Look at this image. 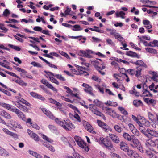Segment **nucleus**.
<instances>
[{
	"mask_svg": "<svg viewBox=\"0 0 158 158\" xmlns=\"http://www.w3.org/2000/svg\"><path fill=\"white\" fill-rule=\"evenodd\" d=\"M44 72L46 73L47 75V76H46V77H47V78H48V77L49 78V76H51L50 75H52L53 77H54V75L52 72H47V71H44Z\"/></svg>",
	"mask_w": 158,
	"mask_h": 158,
	"instance_id": "60",
	"label": "nucleus"
},
{
	"mask_svg": "<svg viewBox=\"0 0 158 158\" xmlns=\"http://www.w3.org/2000/svg\"><path fill=\"white\" fill-rule=\"evenodd\" d=\"M73 154L75 158H84V157L80 156L78 153L75 152H73Z\"/></svg>",
	"mask_w": 158,
	"mask_h": 158,
	"instance_id": "47",
	"label": "nucleus"
},
{
	"mask_svg": "<svg viewBox=\"0 0 158 158\" xmlns=\"http://www.w3.org/2000/svg\"><path fill=\"white\" fill-rule=\"evenodd\" d=\"M123 136L124 139L129 142L131 141L132 139V136H131L128 133L126 132L123 133Z\"/></svg>",
	"mask_w": 158,
	"mask_h": 158,
	"instance_id": "18",
	"label": "nucleus"
},
{
	"mask_svg": "<svg viewBox=\"0 0 158 158\" xmlns=\"http://www.w3.org/2000/svg\"><path fill=\"white\" fill-rule=\"evenodd\" d=\"M54 77H55L56 78L59 79L61 81H65V78L63 77L61 75L59 74H56L55 75H54Z\"/></svg>",
	"mask_w": 158,
	"mask_h": 158,
	"instance_id": "37",
	"label": "nucleus"
},
{
	"mask_svg": "<svg viewBox=\"0 0 158 158\" xmlns=\"http://www.w3.org/2000/svg\"><path fill=\"white\" fill-rule=\"evenodd\" d=\"M131 62L136 65H139L140 67H143L145 68H147V65L141 60H139L135 62L131 61Z\"/></svg>",
	"mask_w": 158,
	"mask_h": 158,
	"instance_id": "11",
	"label": "nucleus"
},
{
	"mask_svg": "<svg viewBox=\"0 0 158 158\" xmlns=\"http://www.w3.org/2000/svg\"><path fill=\"white\" fill-rule=\"evenodd\" d=\"M81 52L83 55L82 56L88 58H90L91 57V56L85 51H81Z\"/></svg>",
	"mask_w": 158,
	"mask_h": 158,
	"instance_id": "43",
	"label": "nucleus"
},
{
	"mask_svg": "<svg viewBox=\"0 0 158 158\" xmlns=\"http://www.w3.org/2000/svg\"><path fill=\"white\" fill-rule=\"evenodd\" d=\"M9 152L0 147V155L6 156L9 155Z\"/></svg>",
	"mask_w": 158,
	"mask_h": 158,
	"instance_id": "23",
	"label": "nucleus"
},
{
	"mask_svg": "<svg viewBox=\"0 0 158 158\" xmlns=\"http://www.w3.org/2000/svg\"><path fill=\"white\" fill-rule=\"evenodd\" d=\"M121 149L124 151H126L128 149L127 144L124 142L122 141L120 143Z\"/></svg>",
	"mask_w": 158,
	"mask_h": 158,
	"instance_id": "15",
	"label": "nucleus"
},
{
	"mask_svg": "<svg viewBox=\"0 0 158 158\" xmlns=\"http://www.w3.org/2000/svg\"><path fill=\"white\" fill-rule=\"evenodd\" d=\"M74 118L77 119L79 122H81V119L80 117L77 114H75L74 116Z\"/></svg>",
	"mask_w": 158,
	"mask_h": 158,
	"instance_id": "64",
	"label": "nucleus"
},
{
	"mask_svg": "<svg viewBox=\"0 0 158 158\" xmlns=\"http://www.w3.org/2000/svg\"><path fill=\"white\" fill-rule=\"evenodd\" d=\"M145 101L148 103L151 104L153 106H154L156 103V101L153 99H149L148 98H146Z\"/></svg>",
	"mask_w": 158,
	"mask_h": 158,
	"instance_id": "29",
	"label": "nucleus"
},
{
	"mask_svg": "<svg viewBox=\"0 0 158 158\" xmlns=\"http://www.w3.org/2000/svg\"><path fill=\"white\" fill-rule=\"evenodd\" d=\"M90 109L92 111L93 113H94L96 115L102 117V118H103L104 120L106 119V118L105 117V116L103 115V114L101 112L96 110H95L94 108H91V107H90Z\"/></svg>",
	"mask_w": 158,
	"mask_h": 158,
	"instance_id": "12",
	"label": "nucleus"
},
{
	"mask_svg": "<svg viewBox=\"0 0 158 158\" xmlns=\"http://www.w3.org/2000/svg\"><path fill=\"white\" fill-rule=\"evenodd\" d=\"M77 67L78 68V72L77 73V75H81L83 74H84L85 75H88L89 74L86 71L84 70L86 69L85 67H80L77 65Z\"/></svg>",
	"mask_w": 158,
	"mask_h": 158,
	"instance_id": "10",
	"label": "nucleus"
},
{
	"mask_svg": "<svg viewBox=\"0 0 158 158\" xmlns=\"http://www.w3.org/2000/svg\"><path fill=\"white\" fill-rule=\"evenodd\" d=\"M10 48L17 51H20L21 48L19 47L10 44Z\"/></svg>",
	"mask_w": 158,
	"mask_h": 158,
	"instance_id": "57",
	"label": "nucleus"
},
{
	"mask_svg": "<svg viewBox=\"0 0 158 158\" xmlns=\"http://www.w3.org/2000/svg\"><path fill=\"white\" fill-rule=\"evenodd\" d=\"M82 85L85 87L84 89L85 91L93 96H95L94 94L92 92L93 89L91 86H89L88 84L84 83H83Z\"/></svg>",
	"mask_w": 158,
	"mask_h": 158,
	"instance_id": "6",
	"label": "nucleus"
},
{
	"mask_svg": "<svg viewBox=\"0 0 158 158\" xmlns=\"http://www.w3.org/2000/svg\"><path fill=\"white\" fill-rule=\"evenodd\" d=\"M42 111L48 117L52 119H54L55 122L58 125L62 126L61 123L63 122V120H60L58 118H55V117L53 114L49 110L45 108H43Z\"/></svg>",
	"mask_w": 158,
	"mask_h": 158,
	"instance_id": "2",
	"label": "nucleus"
},
{
	"mask_svg": "<svg viewBox=\"0 0 158 158\" xmlns=\"http://www.w3.org/2000/svg\"><path fill=\"white\" fill-rule=\"evenodd\" d=\"M127 71L131 75H133L135 73V70L133 69H129L127 70Z\"/></svg>",
	"mask_w": 158,
	"mask_h": 158,
	"instance_id": "56",
	"label": "nucleus"
},
{
	"mask_svg": "<svg viewBox=\"0 0 158 158\" xmlns=\"http://www.w3.org/2000/svg\"><path fill=\"white\" fill-rule=\"evenodd\" d=\"M59 53L62 55L63 56L67 58H69V57L68 55L65 52H64L62 51H59Z\"/></svg>",
	"mask_w": 158,
	"mask_h": 158,
	"instance_id": "58",
	"label": "nucleus"
},
{
	"mask_svg": "<svg viewBox=\"0 0 158 158\" xmlns=\"http://www.w3.org/2000/svg\"><path fill=\"white\" fill-rule=\"evenodd\" d=\"M29 153L36 158H43L41 155L33 151L29 150Z\"/></svg>",
	"mask_w": 158,
	"mask_h": 158,
	"instance_id": "22",
	"label": "nucleus"
},
{
	"mask_svg": "<svg viewBox=\"0 0 158 158\" xmlns=\"http://www.w3.org/2000/svg\"><path fill=\"white\" fill-rule=\"evenodd\" d=\"M132 117L133 120L135 121L137 124H141V122L139 121L138 119L136 118L135 116L132 115Z\"/></svg>",
	"mask_w": 158,
	"mask_h": 158,
	"instance_id": "55",
	"label": "nucleus"
},
{
	"mask_svg": "<svg viewBox=\"0 0 158 158\" xmlns=\"http://www.w3.org/2000/svg\"><path fill=\"white\" fill-rule=\"evenodd\" d=\"M106 140L102 137L99 138L98 142L100 144H101L104 145V143H105Z\"/></svg>",
	"mask_w": 158,
	"mask_h": 158,
	"instance_id": "50",
	"label": "nucleus"
},
{
	"mask_svg": "<svg viewBox=\"0 0 158 158\" xmlns=\"http://www.w3.org/2000/svg\"><path fill=\"white\" fill-rule=\"evenodd\" d=\"M36 98L39 99L41 101H44L45 100V98L40 95L38 94Z\"/></svg>",
	"mask_w": 158,
	"mask_h": 158,
	"instance_id": "59",
	"label": "nucleus"
},
{
	"mask_svg": "<svg viewBox=\"0 0 158 158\" xmlns=\"http://www.w3.org/2000/svg\"><path fill=\"white\" fill-rule=\"evenodd\" d=\"M132 139L131 141H130V145L134 149L138 150L140 152H143V150L139 141L137 138L134 137V135H132Z\"/></svg>",
	"mask_w": 158,
	"mask_h": 158,
	"instance_id": "1",
	"label": "nucleus"
},
{
	"mask_svg": "<svg viewBox=\"0 0 158 158\" xmlns=\"http://www.w3.org/2000/svg\"><path fill=\"white\" fill-rule=\"evenodd\" d=\"M31 64L34 66H36L39 68L42 67V65L40 63H37L35 62H32L31 63Z\"/></svg>",
	"mask_w": 158,
	"mask_h": 158,
	"instance_id": "54",
	"label": "nucleus"
},
{
	"mask_svg": "<svg viewBox=\"0 0 158 158\" xmlns=\"http://www.w3.org/2000/svg\"><path fill=\"white\" fill-rule=\"evenodd\" d=\"M0 29L3 31H2V32H6L7 30V29L4 27L3 25L2 24H0Z\"/></svg>",
	"mask_w": 158,
	"mask_h": 158,
	"instance_id": "61",
	"label": "nucleus"
},
{
	"mask_svg": "<svg viewBox=\"0 0 158 158\" xmlns=\"http://www.w3.org/2000/svg\"><path fill=\"white\" fill-rule=\"evenodd\" d=\"M93 102L97 106H100L102 105V103L98 100H94Z\"/></svg>",
	"mask_w": 158,
	"mask_h": 158,
	"instance_id": "51",
	"label": "nucleus"
},
{
	"mask_svg": "<svg viewBox=\"0 0 158 158\" xmlns=\"http://www.w3.org/2000/svg\"><path fill=\"white\" fill-rule=\"evenodd\" d=\"M27 131L30 137L35 141H38L39 140V137L36 134L29 129H27Z\"/></svg>",
	"mask_w": 158,
	"mask_h": 158,
	"instance_id": "8",
	"label": "nucleus"
},
{
	"mask_svg": "<svg viewBox=\"0 0 158 158\" xmlns=\"http://www.w3.org/2000/svg\"><path fill=\"white\" fill-rule=\"evenodd\" d=\"M143 23L145 25V27L147 29H149L152 27V25L150 24V21L147 20H144L143 21Z\"/></svg>",
	"mask_w": 158,
	"mask_h": 158,
	"instance_id": "19",
	"label": "nucleus"
},
{
	"mask_svg": "<svg viewBox=\"0 0 158 158\" xmlns=\"http://www.w3.org/2000/svg\"><path fill=\"white\" fill-rule=\"evenodd\" d=\"M118 109L121 112V113L124 114L125 115H127L128 113L127 111L123 107H118Z\"/></svg>",
	"mask_w": 158,
	"mask_h": 158,
	"instance_id": "40",
	"label": "nucleus"
},
{
	"mask_svg": "<svg viewBox=\"0 0 158 158\" xmlns=\"http://www.w3.org/2000/svg\"><path fill=\"white\" fill-rule=\"evenodd\" d=\"M104 145L110 150H112V149H114L113 145L110 142L106 143H104Z\"/></svg>",
	"mask_w": 158,
	"mask_h": 158,
	"instance_id": "32",
	"label": "nucleus"
},
{
	"mask_svg": "<svg viewBox=\"0 0 158 158\" xmlns=\"http://www.w3.org/2000/svg\"><path fill=\"white\" fill-rule=\"evenodd\" d=\"M114 128L116 131L119 133H120L121 132V128L120 126H119L118 125H115L114 126Z\"/></svg>",
	"mask_w": 158,
	"mask_h": 158,
	"instance_id": "48",
	"label": "nucleus"
},
{
	"mask_svg": "<svg viewBox=\"0 0 158 158\" xmlns=\"http://www.w3.org/2000/svg\"><path fill=\"white\" fill-rule=\"evenodd\" d=\"M97 123L98 125L102 128L105 132H107L108 131H112L110 127L105 123L99 120H97Z\"/></svg>",
	"mask_w": 158,
	"mask_h": 158,
	"instance_id": "5",
	"label": "nucleus"
},
{
	"mask_svg": "<svg viewBox=\"0 0 158 158\" xmlns=\"http://www.w3.org/2000/svg\"><path fill=\"white\" fill-rule=\"evenodd\" d=\"M62 127L66 130H70L72 128H74L75 127L71 122L69 120H63V122L61 123Z\"/></svg>",
	"mask_w": 158,
	"mask_h": 158,
	"instance_id": "3",
	"label": "nucleus"
},
{
	"mask_svg": "<svg viewBox=\"0 0 158 158\" xmlns=\"http://www.w3.org/2000/svg\"><path fill=\"white\" fill-rule=\"evenodd\" d=\"M77 144L80 147L84 149L85 151L87 152L89 150V148L86 146V143L83 140H81L77 143Z\"/></svg>",
	"mask_w": 158,
	"mask_h": 158,
	"instance_id": "9",
	"label": "nucleus"
},
{
	"mask_svg": "<svg viewBox=\"0 0 158 158\" xmlns=\"http://www.w3.org/2000/svg\"><path fill=\"white\" fill-rule=\"evenodd\" d=\"M126 54L127 55L132 57H136L137 58H139V56L135 52H133L132 51H129L126 52Z\"/></svg>",
	"mask_w": 158,
	"mask_h": 158,
	"instance_id": "21",
	"label": "nucleus"
},
{
	"mask_svg": "<svg viewBox=\"0 0 158 158\" xmlns=\"http://www.w3.org/2000/svg\"><path fill=\"white\" fill-rule=\"evenodd\" d=\"M43 145H44L46 148H47L49 150L54 152L55 151L54 148L51 146L50 144H43Z\"/></svg>",
	"mask_w": 158,
	"mask_h": 158,
	"instance_id": "35",
	"label": "nucleus"
},
{
	"mask_svg": "<svg viewBox=\"0 0 158 158\" xmlns=\"http://www.w3.org/2000/svg\"><path fill=\"white\" fill-rule=\"evenodd\" d=\"M95 67L97 69V70L98 71V72L101 73L102 75H104L105 73L104 72L102 71L101 70H102L105 68V66L104 65H102V67L100 66L99 65H96L95 64L94 65Z\"/></svg>",
	"mask_w": 158,
	"mask_h": 158,
	"instance_id": "17",
	"label": "nucleus"
},
{
	"mask_svg": "<svg viewBox=\"0 0 158 158\" xmlns=\"http://www.w3.org/2000/svg\"><path fill=\"white\" fill-rule=\"evenodd\" d=\"M139 126V128L140 131L143 134H144L146 136L147 135L146 133V129L143 127V126L147 127H148L150 125V123L148 121L145 122V124L141 123L140 124H138Z\"/></svg>",
	"mask_w": 158,
	"mask_h": 158,
	"instance_id": "7",
	"label": "nucleus"
},
{
	"mask_svg": "<svg viewBox=\"0 0 158 158\" xmlns=\"http://www.w3.org/2000/svg\"><path fill=\"white\" fill-rule=\"evenodd\" d=\"M41 136L44 139L49 143H51L53 142V141L52 139H51L43 134H42Z\"/></svg>",
	"mask_w": 158,
	"mask_h": 158,
	"instance_id": "31",
	"label": "nucleus"
},
{
	"mask_svg": "<svg viewBox=\"0 0 158 158\" xmlns=\"http://www.w3.org/2000/svg\"><path fill=\"white\" fill-rule=\"evenodd\" d=\"M19 79V81L18 82V84L22 86H26L27 85V83L24 82L23 81L21 80L20 77L18 78Z\"/></svg>",
	"mask_w": 158,
	"mask_h": 158,
	"instance_id": "46",
	"label": "nucleus"
},
{
	"mask_svg": "<svg viewBox=\"0 0 158 158\" xmlns=\"http://www.w3.org/2000/svg\"><path fill=\"white\" fill-rule=\"evenodd\" d=\"M106 30L107 31L110 32V35H114L116 32V30L113 29H109L107 28Z\"/></svg>",
	"mask_w": 158,
	"mask_h": 158,
	"instance_id": "42",
	"label": "nucleus"
},
{
	"mask_svg": "<svg viewBox=\"0 0 158 158\" xmlns=\"http://www.w3.org/2000/svg\"><path fill=\"white\" fill-rule=\"evenodd\" d=\"M115 14L117 17H121L122 16H124L125 15V13L123 11H121L119 12H117Z\"/></svg>",
	"mask_w": 158,
	"mask_h": 158,
	"instance_id": "44",
	"label": "nucleus"
},
{
	"mask_svg": "<svg viewBox=\"0 0 158 158\" xmlns=\"http://www.w3.org/2000/svg\"><path fill=\"white\" fill-rule=\"evenodd\" d=\"M145 144L148 147L150 146L154 147V140L151 139H148L146 140Z\"/></svg>",
	"mask_w": 158,
	"mask_h": 158,
	"instance_id": "20",
	"label": "nucleus"
},
{
	"mask_svg": "<svg viewBox=\"0 0 158 158\" xmlns=\"http://www.w3.org/2000/svg\"><path fill=\"white\" fill-rule=\"evenodd\" d=\"M146 131L147 132L151 135L156 137H158V133L156 131L153 130H150L149 129H148Z\"/></svg>",
	"mask_w": 158,
	"mask_h": 158,
	"instance_id": "13",
	"label": "nucleus"
},
{
	"mask_svg": "<svg viewBox=\"0 0 158 158\" xmlns=\"http://www.w3.org/2000/svg\"><path fill=\"white\" fill-rule=\"evenodd\" d=\"M145 50L147 51L150 53L153 54H156L157 53L156 50L152 48H145Z\"/></svg>",
	"mask_w": 158,
	"mask_h": 158,
	"instance_id": "33",
	"label": "nucleus"
},
{
	"mask_svg": "<svg viewBox=\"0 0 158 158\" xmlns=\"http://www.w3.org/2000/svg\"><path fill=\"white\" fill-rule=\"evenodd\" d=\"M68 106L69 107H70L71 108L73 109L74 110L75 112L76 111H77L79 114H80V112L79 111V110H78V109L73 105L71 104H68Z\"/></svg>",
	"mask_w": 158,
	"mask_h": 158,
	"instance_id": "39",
	"label": "nucleus"
},
{
	"mask_svg": "<svg viewBox=\"0 0 158 158\" xmlns=\"http://www.w3.org/2000/svg\"><path fill=\"white\" fill-rule=\"evenodd\" d=\"M0 114L6 118H9L10 117V115L5 110H0Z\"/></svg>",
	"mask_w": 158,
	"mask_h": 158,
	"instance_id": "26",
	"label": "nucleus"
},
{
	"mask_svg": "<svg viewBox=\"0 0 158 158\" xmlns=\"http://www.w3.org/2000/svg\"><path fill=\"white\" fill-rule=\"evenodd\" d=\"M31 126L36 130H39L40 127L37 124L35 123H31Z\"/></svg>",
	"mask_w": 158,
	"mask_h": 158,
	"instance_id": "45",
	"label": "nucleus"
},
{
	"mask_svg": "<svg viewBox=\"0 0 158 158\" xmlns=\"http://www.w3.org/2000/svg\"><path fill=\"white\" fill-rule=\"evenodd\" d=\"M146 153L147 156L149 158H158L156 155L154 154L150 151H146Z\"/></svg>",
	"mask_w": 158,
	"mask_h": 158,
	"instance_id": "24",
	"label": "nucleus"
},
{
	"mask_svg": "<svg viewBox=\"0 0 158 158\" xmlns=\"http://www.w3.org/2000/svg\"><path fill=\"white\" fill-rule=\"evenodd\" d=\"M106 113L111 116H113L112 114V113H115V111L111 109V108H108L107 107H106Z\"/></svg>",
	"mask_w": 158,
	"mask_h": 158,
	"instance_id": "30",
	"label": "nucleus"
},
{
	"mask_svg": "<svg viewBox=\"0 0 158 158\" xmlns=\"http://www.w3.org/2000/svg\"><path fill=\"white\" fill-rule=\"evenodd\" d=\"M18 101L19 102L22 103H23L24 104L27 106H29L30 105V104L29 103V102H28L26 101L23 99V98H18Z\"/></svg>",
	"mask_w": 158,
	"mask_h": 158,
	"instance_id": "38",
	"label": "nucleus"
},
{
	"mask_svg": "<svg viewBox=\"0 0 158 158\" xmlns=\"http://www.w3.org/2000/svg\"><path fill=\"white\" fill-rule=\"evenodd\" d=\"M105 104L106 105L114 106H118V104L116 102H112L110 101H108L106 102L105 103Z\"/></svg>",
	"mask_w": 158,
	"mask_h": 158,
	"instance_id": "28",
	"label": "nucleus"
},
{
	"mask_svg": "<svg viewBox=\"0 0 158 158\" xmlns=\"http://www.w3.org/2000/svg\"><path fill=\"white\" fill-rule=\"evenodd\" d=\"M10 111L15 112L19 118L24 121H26V118L25 115L20 110L15 107L11 108L10 107Z\"/></svg>",
	"mask_w": 158,
	"mask_h": 158,
	"instance_id": "4",
	"label": "nucleus"
},
{
	"mask_svg": "<svg viewBox=\"0 0 158 158\" xmlns=\"http://www.w3.org/2000/svg\"><path fill=\"white\" fill-rule=\"evenodd\" d=\"M142 68L139 67H137V70L135 71V76L138 77L141 76V74Z\"/></svg>",
	"mask_w": 158,
	"mask_h": 158,
	"instance_id": "25",
	"label": "nucleus"
},
{
	"mask_svg": "<svg viewBox=\"0 0 158 158\" xmlns=\"http://www.w3.org/2000/svg\"><path fill=\"white\" fill-rule=\"evenodd\" d=\"M73 27V28L72 29V30L74 31H80L83 29L82 28H81L79 25H74Z\"/></svg>",
	"mask_w": 158,
	"mask_h": 158,
	"instance_id": "41",
	"label": "nucleus"
},
{
	"mask_svg": "<svg viewBox=\"0 0 158 158\" xmlns=\"http://www.w3.org/2000/svg\"><path fill=\"white\" fill-rule=\"evenodd\" d=\"M47 87L53 91H57V90L54 88L51 84L49 83Z\"/></svg>",
	"mask_w": 158,
	"mask_h": 158,
	"instance_id": "63",
	"label": "nucleus"
},
{
	"mask_svg": "<svg viewBox=\"0 0 158 158\" xmlns=\"http://www.w3.org/2000/svg\"><path fill=\"white\" fill-rule=\"evenodd\" d=\"M0 105L8 110L10 109V105L5 103L0 102Z\"/></svg>",
	"mask_w": 158,
	"mask_h": 158,
	"instance_id": "36",
	"label": "nucleus"
},
{
	"mask_svg": "<svg viewBox=\"0 0 158 158\" xmlns=\"http://www.w3.org/2000/svg\"><path fill=\"white\" fill-rule=\"evenodd\" d=\"M64 88L67 90L66 92L67 93L69 94L70 95H73V91L69 88L66 86H64Z\"/></svg>",
	"mask_w": 158,
	"mask_h": 158,
	"instance_id": "52",
	"label": "nucleus"
},
{
	"mask_svg": "<svg viewBox=\"0 0 158 158\" xmlns=\"http://www.w3.org/2000/svg\"><path fill=\"white\" fill-rule=\"evenodd\" d=\"M19 127V126L17 122L13 120L10 121V127L16 128Z\"/></svg>",
	"mask_w": 158,
	"mask_h": 158,
	"instance_id": "27",
	"label": "nucleus"
},
{
	"mask_svg": "<svg viewBox=\"0 0 158 158\" xmlns=\"http://www.w3.org/2000/svg\"><path fill=\"white\" fill-rule=\"evenodd\" d=\"M131 158H142L141 156H139V154L136 153L135 152H134L132 156H131Z\"/></svg>",
	"mask_w": 158,
	"mask_h": 158,
	"instance_id": "49",
	"label": "nucleus"
},
{
	"mask_svg": "<svg viewBox=\"0 0 158 158\" xmlns=\"http://www.w3.org/2000/svg\"><path fill=\"white\" fill-rule=\"evenodd\" d=\"M17 104H16V106L21 110L23 112H28V109L27 108L26 106L20 104L19 103L17 102Z\"/></svg>",
	"mask_w": 158,
	"mask_h": 158,
	"instance_id": "16",
	"label": "nucleus"
},
{
	"mask_svg": "<svg viewBox=\"0 0 158 158\" xmlns=\"http://www.w3.org/2000/svg\"><path fill=\"white\" fill-rule=\"evenodd\" d=\"M126 152H127V155L131 158V156H132V155L134 152L133 150H129V149H128Z\"/></svg>",
	"mask_w": 158,
	"mask_h": 158,
	"instance_id": "53",
	"label": "nucleus"
},
{
	"mask_svg": "<svg viewBox=\"0 0 158 158\" xmlns=\"http://www.w3.org/2000/svg\"><path fill=\"white\" fill-rule=\"evenodd\" d=\"M33 29L34 30L38 31L41 32V31H42V28L40 27L39 26L35 27Z\"/></svg>",
	"mask_w": 158,
	"mask_h": 158,
	"instance_id": "62",
	"label": "nucleus"
},
{
	"mask_svg": "<svg viewBox=\"0 0 158 158\" xmlns=\"http://www.w3.org/2000/svg\"><path fill=\"white\" fill-rule=\"evenodd\" d=\"M49 76L50 80L52 82L54 83L57 85H59V83L58 81L54 78V77Z\"/></svg>",
	"mask_w": 158,
	"mask_h": 158,
	"instance_id": "34",
	"label": "nucleus"
},
{
	"mask_svg": "<svg viewBox=\"0 0 158 158\" xmlns=\"http://www.w3.org/2000/svg\"><path fill=\"white\" fill-rule=\"evenodd\" d=\"M110 137L114 143H118L120 142L119 138L116 135L113 134H110Z\"/></svg>",
	"mask_w": 158,
	"mask_h": 158,
	"instance_id": "14",
	"label": "nucleus"
}]
</instances>
